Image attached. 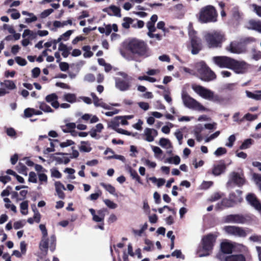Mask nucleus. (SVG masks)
Instances as JSON below:
<instances>
[{"instance_id":"24","label":"nucleus","mask_w":261,"mask_h":261,"mask_svg":"<svg viewBox=\"0 0 261 261\" xmlns=\"http://www.w3.org/2000/svg\"><path fill=\"white\" fill-rule=\"evenodd\" d=\"M55 189L58 197L61 199H64L65 195L63 190H65L64 185L60 181H56L55 183Z\"/></svg>"},{"instance_id":"41","label":"nucleus","mask_w":261,"mask_h":261,"mask_svg":"<svg viewBox=\"0 0 261 261\" xmlns=\"http://www.w3.org/2000/svg\"><path fill=\"white\" fill-rule=\"evenodd\" d=\"M253 140L251 139H247L244 140L241 145L240 146V149H245L250 147L252 144Z\"/></svg>"},{"instance_id":"15","label":"nucleus","mask_w":261,"mask_h":261,"mask_svg":"<svg viewBox=\"0 0 261 261\" xmlns=\"http://www.w3.org/2000/svg\"><path fill=\"white\" fill-rule=\"evenodd\" d=\"M89 212L92 216V220L95 222H101L104 221L106 209H101L97 211V214H96L95 211L93 208H90Z\"/></svg>"},{"instance_id":"20","label":"nucleus","mask_w":261,"mask_h":261,"mask_svg":"<svg viewBox=\"0 0 261 261\" xmlns=\"http://www.w3.org/2000/svg\"><path fill=\"white\" fill-rule=\"evenodd\" d=\"M145 140L148 142H152L155 137L158 135V131L153 128H146L144 130Z\"/></svg>"},{"instance_id":"35","label":"nucleus","mask_w":261,"mask_h":261,"mask_svg":"<svg viewBox=\"0 0 261 261\" xmlns=\"http://www.w3.org/2000/svg\"><path fill=\"white\" fill-rule=\"evenodd\" d=\"M39 109L45 113H51L54 110L44 102L40 103Z\"/></svg>"},{"instance_id":"37","label":"nucleus","mask_w":261,"mask_h":261,"mask_svg":"<svg viewBox=\"0 0 261 261\" xmlns=\"http://www.w3.org/2000/svg\"><path fill=\"white\" fill-rule=\"evenodd\" d=\"M76 99V96L74 94L67 93L64 95V99L70 103L75 102Z\"/></svg>"},{"instance_id":"16","label":"nucleus","mask_w":261,"mask_h":261,"mask_svg":"<svg viewBox=\"0 0 261 261\" xmlns=\"http://www.w3.org/2000/svg\"><path fill=\"white\" fill-rule=\"evenodd\" d=\"M226 166L224 160H220L219 163L214 165L212 173L215 176H219L225 171Z\"/></svg>"},{"instance_id":"4","label":"nucleus","mask_w":261,"mask_h":261,"mask_svg":"<svg viewBox=\"0 0 261 261\" xmlns=\"http://www.w3.org/2000/svg\"><path fill=\"white\" fill-rule=\"evenodd\" d=\"M198 77L204 82H210L215 80L217 75L204 61L198 63L196 66Z\"/></svg>"},{"instance_id":"25","label":"nucleus","mask_w":261,"mask_h":261,"mask_svg":"<svg viewBox=\"0 0 261 261\" xmlns=\"http://www.w3.org/2000/svg\"><path fill=\"white\" fill-rule=\"evenodd\" d=\"M224 261H246V258L243 254H232L225 257Z\"/></svg>"},{"instance_id":"39","label":"nucleus","mask_w":261,"mask_h":261,"mask_svg":"<svg viewBox=\"0 0 261 261\" xmlns=\"http://www.w3.org/2000/svg\"><path fill=\"white\" fill-rule=\"evenodd\" d=\"M123 22L122 23L123 28L126 29H128L130 28V25L133 22V19L128 17H125L123 19Z\"/></svg>"},{"instance_id":"14","label":"nucleus","mask_w":261,"mask_h":261,"mask_svg":"<svg viewBox=\"0 0 261 261\" xmlns=\"http://www.w3.org/2000/svg\"><path fill=\"white\" fill-rule=\"evenodd\" d=\"M248 203L256 210L261 212V203L253 193H248L246 197Z\"/></svg>"},{"instance_id":"2","label":"nucleus","mask_w":261,"mask_h":261,"mask_svg":"<svg viewBox=\"0 0 261 261\" xmlns=\"http://www.w3.org/2000/svg\"><path fill=\"white\" fill-rule=\"evenodd\" d=\"M218 236L212 233L203 236L200 244L199 245L197 252L199 257L210 255L213 249Z\"/></svg>"},{"instance_id":"59","label":"nucleus","mask_w":261,"mask_h":261,"mask_svg":"<svg viewBox=\"0 0 261 261\" xmlns=\"http://www.w3.org/2000/svg\"><path fill=\"white\" fill-rule=\"evenodd\" d=\"M152 150L153 151L155 156L158 158L163 154V151L161 149L157 146H152Z\"/></svg>"},{"instance_id":"57","label":"nucleus","mask_w":261,"mask_h":261,"mask_svg":"<svg viewBox=\"0 0 261 261\" xmlns=\"http://www.w3.org/2000/svg\"><path fill=\"white\" fill-rule=\"evenodd\" d=\"M50 249L51 251H54L55 249L56 242V238L55 235L53 234L50 236Z\"/></svg>"},{"instance_id":"53","label":"nucleus","mask_w":261,"mask_h":261,"mask_svg":"<svg viewBox=\"0 0 261 261\" xmlns=\"http://www.w3.org/2000/svg\"><path fill=\"white\" fill-rule=\"evenodd\" d=\"M221 194L219 192H216L211 195V196L209 198V201L211 202H214L220 199V198H221Z\"/></svg>"},{"instance_id":"51","label":"nucleus","mask_w":261,"mask_h":261,"mask_svg":"<svg viewBox=\"0 0 261 261\" xmlns=\"http://www.w3.org/2000/svg\"><path fill=\"white\" fill-rule=\"evenodd\" d=\"M167 161L170 163H173L175 165H178L180 162V159L178 155H175L173 158H169Z\"/></svg>"},{"instance_id":"48","label":"nucleus","mask_w":261,"mask_h":261,"mask_svg":"<svg viewBox=\"0 0 261 261\" xmlns=\"http://www.w3.org/2000/svg\"><path fill=\"white\" fill-rule=\"evenodd\" d=\"M130 173L133 178L135 179L139 183L142 184L141 178L136 170L130 169Z\"/></svg>"},{"instance_id":"64","label":"nucleus","mask_w":261,"mask_h":261,"mask_svg":"<svg viewBox=\"0 0 261 261\" xmlns=\"http://www.w3.org/2000/svg\"><path fill=\"white\" fill-rule=\"evenodd\" d=\"M252 7L253 8V11L259 17H261V6H258L256 4H252Z\"/></svg>"},{"instance_id":"30","label":"nucleus","mask_w":261,"mask_h":261,"mask_svg":"<svg viewBox=\"0 0 261 261\" xmlns=\"http://www.w3.org/2000/svg\"><path fill=\"white\" fill-rule=\"evenodd\" d=\"M1 85L10 90H13L16 88L14 82L11 80H5L1 83Z\"/></svg>"},{"instance_id":"32","label":"nucleus","mask_w":261,"mask_h":261,"mask_svg":"<svg viewBox=\"0 0 261 261\" xmlns=\"http://www.w3.org/2000/svg\"><path fill=\"white\" fill-rule=\"evenodd\" d=\"M75 127L76 124L73 122L68 123L65 125L61 126L62 130L64 133H70Z\"/></svg>"},{"instance_id":"56","label":"nucleus","mask_w":261,"mask_h":261,"mask_svg":"<svg viewBox=\"0 0 261 261\" xmlns=\"http://www.w3.org/2000/svg\"><path fill=\"white\" fill-rule=\"evenodd\" d=\"M15 61L16 63L22 66H25L27 64V62L25 59L20 57H16L15 58Z\"/></svg>"},{"instance_id":"17","label":"nucleus","mask_w":261,"mask_h":261,"mask_svg":"<svg viewBox=\"0 0 261 261\" xmlns=\"http://www.w3.org/2000/svg\"><path fill=\"white\" fill-rule=\"evenodd\" d=\"M102 11L107 13L110 16L114 15L118 17H121L120 8L114 5H111L108 8L103 9Z\"/></svg>"},{"instance_id":"1","label":"nucleus","mask_w":261,"mask_h":261,"mask_svg":"<svg viewBox=\"0 0 261 261\" xmlns=\"http://www.w3.org/2000/svg\"><path fill=\"white\" fill-rule=\"evenodd\" d=\"M123 47L125 50L139 57H147L149 56L148 47L143 40L133 38L124 42Z\"/></svg>"},{"instance_id":"12","label":"nucleus","mask_w":261,"mask_h":261,"mask_svg":"<svg viewBox=\"0 0 261 261\" xmlns=\"http://www.w3.org/2000/svg\"><path fill=\"white\" fill-rule=\"evenodd\" d=\"M194 91L201 97L210 100L214 92L200 85L193 86Z\"/></svg>"},{"instance_id":"43","label":"nucleus","mask_w":261,"mask_h":261,"mask_svg":"<svg viewBox=\"0 0 261 261\" xmlns=\"http://www.w3.org/2000/svg\"><path fill=\"white\" fill-rule=\"evenodd\" d=\"M256 41V39L252 37H248L243 38L241 40V43L244 45H248L249 44L252 43L253 42H255Z\"/></svg>"},{"instance_id":"11","label":"nucleus","mask_w":261,"mask_h":261,"mask_svg":"<svg viewBox=\"0 0 261 261\" xmlns=\"http://www.w3.org/2000/svg\"><path fill=\"white\" fill-rule=\"evenodd\" d=\"M232 58L226 56L214 57V62L221 68H227L230 69Z\"/></svg>"},{"instance_id":"10","label":"nucleus","mask_w":261,"mask_h":261,"mask_svg":"<svg viewBox=\"0 0 261 261\" xmlns=\"http://www.w3.org/2000/svg\"><path fill=\"white\" fill-rule=\"evenodd\" d=\"M249 217L242 214H230L225 217V221L227 223L244 224L249 220Z\"/></svg>"},{"instance_id":"28","label":"nucleus","mask_w":261,"mask_h":261,"mask_svg":"<svg viewBox=\"0 0 261 261\" xmlns=\"http://www.w3.org/2000/svg\"><path fill=\"white\" fill-rule=\"evenodd\" d=\"M246 94L248 97L256 100H261V91H255V93L246 90Z\"/></svg>"},{"instance_id":"5","label":"nucleus","mask_w":261,"mask_h":261,"mask_svg":"<svg viewBox=\"0 0 261 261\" xmlns=\"http://www.w3.org/2000/svg\"><path fill=\"white\" fill-rule=\"evenodd\" d=\"M197 32L193 28L189 29L188 35L193 55L198 54L202 49L201 39L197 36Z\"/></svg>"},{"instance_id":"63","label":"nucleus","mask_w":261,"mask_h":261,"mask_svg":"<svg viewBox=\"0 0 261 261\" xmlns=\"http://www.w3.org/2000/svg\"><path fill=\"white\" fill-rule=\"evenodd\" d=\"M229 50L234 54H239L240 51L239 50V49L237 45H234L232 43H231L229 45Z\"/></svg>"},{"instance_id":"46","label":"nucleus","mask_w":261,"mask_h":261,"mask_svg":"<svg viewBox=\"0 0 261 261\" xmlns=\"http://www.w3.org/2000/svg\"><path fill=\"white\" fill-rule=\"evenodd\" d=\"M34 208H33V211L34 213V215L33 216V218L34 220V221L36 223H39L41 219V215L39 213V211L37 209L35 206H34Z\"/></svg>"},{"instance_id":"58","label":"nucleus","mask_w":261,"mask_h":261,"mask_svg":"<svg viewBox=\"0 0 261 261\" xmlns=\"http://www.w3.org/2000/svg\"><path fill=\"white\" fill-rule=\"evenodd\" d=\"M121 120V123L122 125H128V122L127 121V119L124 118V116H116L114 121H115L116 122H118V120Z\"/></svg>"},{"instance_id":"60","label":"nucleus","mask_w":261,"mask_h":261,"mask_svg":"<svg viewBox=\"0 0 261 261\" xmlns=\"http://www.w3.org/2000/svg\"><path fill=\"white\" fill-rule=\"evenodd\" d=\"M53 11L54 10L53 9H48L45 10L40 14V17L42 18H44L49 16L51 13L53 12Z\"/></svg>"},{"instance_id":"29","label":"nucleus","mask_w":261,"mask_h":261,"mask_svg":"<svg viewBox=\"0 0 261 261\" xmlns=\"http://www.w3.org/2000/svg\"><path fill=\"white\" fill-rule=\"evenodd\" d=\"M39 247L41 251L47 252L48 249V239L41 238Z\"/></svg>"},{"instance_id":"19","label":"nucleus","mask_w":261,"mask_h":261,"mask_svg":"<svg viewBox=\"0 0 261 261\" xmlns=\"http://www.w3.org/2000/svg\"><path fill=\"white\" fill-rule=\"evenodd\" d=\"M115 85L116 88L122 91L128 90L130 87V85L128 82L121 79L116 80Z\"/></svg>"},{"instance_id":"40","label":"nucleus","mask_w":261,"mask_h":261,"mask_svg":"<svg viewBox=\"0 0 261 261\" xmlns=\"http://www.w3.org/2000/svg\"><path fill=\"white\" fill-rule=\"evenodd\" d=\"M232 18L233 20L239 21L242 19V14L238 9H233L232 11Z\"/></svg>"},{"instance_id":"45","label":"nucleus","mask_w":261,"mask_h":261,"mask_svg":"<svg viewBox=\"0 0 261 261\" xmlns=\"http://www.w3.org/2000/svg\"><path fill=\"white\" fill-rule=\"evenodd\" d=\"M252 58L257 61L261 59V51L256 50L255 48H252Z\"/></svg>"},{"instance_id":"61","label":"nucleus","mask_w":261,"mask_h":261,"mask_svg":"<svg viewBox=\"0 0 261 261\" xmlns=\"http://www.w3.org/2000/svg\"><path fill=\"white\" fill-rule=\"evenodd\" d=\"M33 108H27L24 111V116L23 117L24 118H29L32 117L33 114Z\"/></svg>"},{"instance_id":"47","label":"nucleus","mask_w":261,"mask_h":261,"mask_svg":"<svg viewBox=\"0 0 261 261\" xmlns=\"http://www.w3.org/2000/svg\"><path fill=\"white\" fill-rule=\"evenodd\" d=\"M27 167L25 165H24L23 164L19 163L18 165L17 166L18 172L20 173H21V174H24L26 175L27 174Z\"/></svg>"},{"instance_id":"31","label":"nucleus","mask_w":261,"mask_h":261,"mask_svg":"<svg viewBox=\"0 0 261 261\" xmlns=\"http://www.w3.org/2000/svg\"><path fill=\"white\" fill-rule=\"evenodd\" d=\"M22 14L24 15H28L31 16V18H26L25 19V22L30 23L31 22L35 21L37 20V17L33 13H30L25 11H22Z\"/></svg>"},{"instance_id":"13","label":"nucleus","mask_w":261,"mask_h":261,"mask_svg":"<svg viewBox=\"0 0 261 261\" xmlns=\"http://www.w3.org/2000/svg\"><path fill=\"white\" fill-rule=\"evenodd\" d=\"M230 69L237 73H242L247 69V64L244 61H239L232 59Z\"/></svg>"},{"instance_id":"23","label":"nucleus","mask_w":261,"mask_h":261,"mask_svg":"<svg viewBox=\"0 0 261 261\" xmlns=\"http://www.w3.org/2000/svg\"><path fill=\"white\" fill-rule=\"evenodd\" d=\"M248 29L261 33V21L251 19L248 21Z\"/></svg>"},{"instance_id":"22","label":"nucleus","mask_w":261,"mask_h":261,"mask_svg":"<svg viewBox=\"0 0 261 261\" xmlns=\"http://www.w3.org/2000/svg\"><path fill=\"white\" fill-rule=\"evenodd\" d=\"M242 191L237 190L236 192H231L229 195V198L232 200L234 204L241 203L243 201L242 197Z\"/></svg>"},{"instance_id":"3","label":"nucleus","mask_w":261,"mask_h":261,"mask_svg":"<svg viewBox=\"0 0 261 261\" xmlns=\"http://www.w3.org/2000/svg\"><path fill=\"white\" fill-rule=\"evenodd\" d=\"M218 13L215 8L212 5L202 7L198 14V20L201 23L215 22L217 20Z\"/></svg>"},{"instance_id":"38","label":"nucleus","mask_w":261,"mask_h":261,"mask_svg":"<svg viewBox=\"0 0 261 261\" xmlns=\"http://www.w3.org/2000/svg\"><path fill=\"white\" fill-rule=\"evenodd\" d=\"M149 180L151 181L153 183L156 182L158 187H160L163 186L166 181L165 179L164 178H160L157 179L155 177H149Z\"/></svg>"},{"instance_id":"52","label":"nucleus","mask_w":261,"mask_h":261,"mask_svg":"<svg viewBox=\"0 0 261 261\" xmlns=\"http://www.w3.org/2000/svg\"><path fill=\"white\" fill-rule=\"evenodd\" d=\"M105 204L110 208L114 209L117 206V204L115 203L113 201L110 199H105L103 200Z\"/></svg>"},{"instance_id":"42","label":"nucleus","mask_w":261,"mask_h":261,"mask_svg":"<svg viewBox=\"0 0 261 261\" xmlns=\"http://www.w3.org/2000/svg\"><path fill=\"white\" fill-rule=\"evenodd\" d=\"M91 47L89 45L84 46L82 49L85 52L84 53L83 56L85 58H90L93 55V53L90 51Z\"/></svg>"},{"instance_id":"50","label":"nucleus","mask_w":261,"mask_h":261,"mask_svg":"<svg viewBox=\"0 0 261 261\" xmlns=\"http://www.w3.org/2000/svg\"><path fill=\"white\" fill-rule=\"evenodd\" d=\"M223 100L224 99L221 96L218 94H215L214 92L213 93L212 98L210 99V100L216 102H221L223 101Z\"/></svg>"},{"instance_id":"27","label":"nucleus","mask_w":261,"mask_h":261,"mask_svg":"<svg viewBox=\"0 0 261 261\" xmlns=\"http://www.w3.org/2000/svg\"><path fill=\"white\" fill-rule=\"evenodd\" d=\"M112 128L115 130L116 132L118 133L127 135V136H130L132 135V133L130 132H128L127 130L123 129L122 128H118V126H119V122H116L115 121H113L112 122Z\"/></svg>"},{"instance_id":"21","label":"nucleus","mask_w":261,"mask_h":261,"mask_svg":"<svg viewBox=\"0 0 261 261\" xmlns=\"http://www.w3.org/2000/svg\"><path fill=\"white\" fill-rule=\"evenodd\" d=\"M234 203L232 200L229 198L223 199L220 203H218L216 206V210H222L226 207H232L234 205Z\"/></svg>"},{"instance_id":"9","label":"nucleus","mask_w":261,"mask_h":261,"mask_svg":"<svg viewBox=\"0 0 261 261\" xmlns=\"http://www.w3.org/2000/svg\"><path fill=\"white\" fill-rule=\"evenodd\" d=\"M223 230L227 234L235 237L245 238L247 235L246 231L243 227L239 226H225L224 227Z\"/></svg>"},{"instance_id":"7","label":"nucleus","mask_w":261,"mask_h":261,"mask_svg":"<svg viewBox=\"0 0 261 261\" xmlns=\"http://www.w3.org/2000/svg\"><path fill=\"white\" fill-rule=\"evenodd\" d=\"M246 183L244 172L241 171L240 173L233 171L229 175V179L226 183L227 187L232 188L234 186L241 187Z\"/></svg>"},{"instance_id":"18","label":"nucleus","mask_w":261,"mask_h":261,"mask_svg":"<svg viewBox=\"0 0 261 261\" xmlns=\"http://www.w3.org/2000/svg\"><path fill=\"white\" fill-rule=\"evenodd\" d=\"M58 99V96L56 93L48 94L45 98L46 101L50 103L51 106L55 109H58L60 107Z\"/></svg>"},{"instance_id":"34","label":"nucleus","mask_w":261,"mask_h":261,"mask_svg":"<svg viewBox=\"0 0 261 261\" xmlns=\"http://www.w3.org/2000/svg\"><path fill=\"white\" fill-rule=\"evenodd\" d=\"M100 186H102L103 188L106 189L108 192H109L111 194H115L116 192V189L114 187L112 186L110 184H106L104 182H101L100 184Z\"/></svg>"},{"instance_id":"49","label":"nucleus","mask_w":261,"mask_h":261,"mask_svg":"<svg viewBox=\"0 0 261 261\" xmlns=\"http://www.w3.org/2000/svg\"><path fill=\"white\" fill-rule=\"evenodd\" d=\"M227 152V150L224 147H219L215 151L214 154L217 156H220L225 154Z\"/></svg>"},{"instance_id":"55","label":"nucleus","mask_w":261,"mask_h":261,"mask_svg":"<svg viewBox=\"0 0 261 261\" xmlns=\"http://www.w3.org/2000/svg\"><path fill=\"white\" fill-rule=\"evenodd\" d=\"M28 180L29 182L33 183H36L37 182V175L34 172L31 171L29 173Z\"/></svg>"},{"instance_id":"8","label":"nucleus","mask_w":261,"mask_h":261,"mask_svg":"<svg viewBox=\"0 0 261 261\" xmlns=\"http://www.w3.org/2000/svg\"><path fill=\"white\" fill-rule=\"evenodd\" d=\"M181 98L184 105L187 108L199 111H205L206 110V108L203 106L191 97L187 93H183Z\"/></svg>"},{"instance_id":"44","label":"nucleus","mask_w":261,"mask_h":261,"mask_svg":"<svg viewBox=\"0 0 261 261\" xmlns=\"http://www.w3.org/2000/svg\"><path fill=\"white\" fill-rule=\"evenodd\" d=\"M10 12H12L13 13L11 14V17L13 19H17L20 16V14L19 12L15 9H9L7 12L9 13Z\"/></svg>"},{"instance_id":"6","label":"nucleus","mask_w":261,"mask_h":261,"mask_svg":"<svg viewBox=\"0 0 261 261\" xmlns=\"http://www.w3.org/2000/svg\"><path fill=\"white\" fill-rule=\"evenodd\" d=\"M205 39L210 48L221 47L222 42L225 40L224 34L219 32L208 33L205 36Z\"/></svg>"},{"instance_id":"26","label":"nucleus","mask_w":261,"mask_h":261,"mask_svg":"<svg viewBox=\"0 0 261 261\" xmlns=\"http://www.w3.org/2000/svg\"><path fill=\"white\" fill-rule=\"evenodd\" d=\"M233 245L228 242H223L221 244V250L225 254H230L232 252Z\"/></svg>"},{"instance_id":"54","label":"nucleus","mask_w":261,"mask_h":261,"mask_svg":"<svg viewBox=\"0 0 261 261\" xmlns=\"http://www.w3.org/2000/svg\"><path fill=\"white\" fill-rule=\"evenodd\" d=\"M73 30H68L63 34L59 38H61L62 40L67 41L69 39L70 35L73 33Z\"/></svg>"},{"instance_id":"62","label":"nucleus","mask_w":261,"mask_h":261,"mask_svg":"<svg viewBox=\"0 0 261 261\" xmlns=\"http://www.w3.org/2000/svg\"><path fill=\"white\" fill-rule=\"evenodd\" d=\"M159 144L163 147L170 144V142L168 139L164 138H161L159 141Z\"/></svg>"},{"instance_id":"33","label":"nucleus","mask_w":261,"mask_h":261,"mask_svg":"<svg viewBox=\"0 0 261 261\" xmlns=\"http://www.w3.org/2000/svg\"><path fill=\"white\" fill-rule=\"evenodd\" d=\"M238 89L237 83H228L223 86V90L229 91H233Z\"/></svg>"},{"instance_id":"36","label":"nucleus","mask_w":261,"mask_h":261,"mask_svg":"<svg viewBox=\"0 0 261 261\" xmlns=\"http://www.w3.org/2000/svg\"><path fill=\"white\" fill-rule=\"evenodd\" d=\"M29 201L28 200L22 202L20 204V212L22 215L28 214Z\"/></svg>"}]
</instances>
